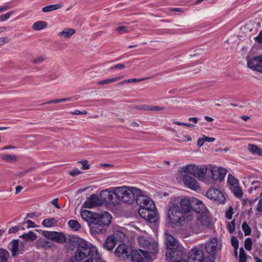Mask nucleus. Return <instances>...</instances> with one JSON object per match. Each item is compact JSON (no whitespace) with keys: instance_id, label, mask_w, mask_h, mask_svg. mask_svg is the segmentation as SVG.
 <instances>
[{"instance_id":"obj_13","label":"nucleus","mask_w":262,"mask_h":262,"mask_svg":"<svg viewBox=\"0 0 262 262\" xmlns=\"http://www.w3.org/2000/svg\"><path fill=\"white\" fill-rule=\"evenodd\" d=\"M155 208H140L138 212L140 215L145 220L155 223L157 220V215L154 211Z\"/></svg>"},{"instance_id":"obj_54","label":"nucleus","mask_w":262,"mask_h":262,"mask_svg":"<svg viewBox=\"0 0 262 262\" xmlns=\"http://www.w3.org/2000/svg\"><path fill=\"white\" fill-rule=\"evenodd\" d=\"M45 59V57L43 56H38L33 59L34 63L39 64L41 63Z\"/></svg>"},{"instance_id":"obj_50","label":"nucleus","mask_w":262,"mask_h":262,"mask_svg":"<svg viewBox=\"0 0 262 262\" xmlns=\"http://www.w3.org/2000/svg\"><path fill=\"white\" fill-rule=\"evenodd\" d=\"M232 246L235 248V251L236 252V250L238 247V241L235 237H232L231 239Z\"/></svg>"},{"instance_id":"obj_11","label":"nucleus","mask_w":262,"mask_h":262,"mask_svg":"<svg viewBox=\"0 0 262 262\" xmlns=\"http://www.w3.org/2000/svg\"><path fill=\"white\" fill-rule=\"evenodd\" d=\"M131 252L132 250L130 247L127 245L125 244H119L115 250L114 254L116 256L124 260L130 257Z\"/></svg>"},{"instance_id":"obj_33","label":"nucleus","mask_w":262,"mask_h":262,"mask_svg":"<svg viewBox=\"0 0 262 262\" xmlns=\"http://www.w3.org/2000/svg\"><path fill=\"white\" fill-rule=\"evenodd\" d=\"M10 258L9 252L3 248H0V262H7Z\"/></svg>"},{"instance_id":"obj_64","label":"nucleus","mask_w":262,"mask_h":262,"mask_svg":"<svg viewBox=\"0 0 262 262\" xmlns=\"http://www.w3.org/2000/svg\"><path fill=\"white\" fill-rule=\"evenodd\" d=\"M257 210L262 212V199H260L257 206Z\"/></svg>"},{"instance_id":"obj_20","label":"nucleus","mask_w":262,"mask_h":262,"mask_svg":"<svg viewBox=\"0 0 262 262\" xmlns=\"http://www.w3.org/2000/svg\"><path fill=\"white\" fill-rule=\"evenodd\" d=\"M101 205H102V202L100 201V196H98L94 194H92L83 203V206L88 208H92Z\"/></svg>"},{"instance_id":"obj_62","label":"nucleus","mask_w":262,"mask_h":262,"mask_svg":"<svg viewBox=\"0 0 262 262\" xmlns=\"http://www.w3.org/2000/svg\"><path fill=\"white\" fill-rule=\"evenodd\" d=\"M204 139H205V142H213L215 140V139L213 137H208L205 135H204Z\"/></svg>"},{"instance_id":"obj_2","label":"nucleus","mask_w":262,"mask_h":262,"mask_svg":"<svg viewBox=\"0 0 262 262\" xmlns=\"http://www.w3.org/2000/svg\"><path fill=\"white\" fill-rule=\"evenodd\" d=\"M167 216L171 227L185 225L186 228L190 231L192 221H186L185 215L184 212H182L178 204L171 205L168 210Z\"/></svg>"},{"instance_id":"obj_49","label":"nucleus","mask_w":262,"mask_h":262,"mask_svg":"<svg viewBox=\"0 0 262 262\" xmlns=\"http://www.w3.org/2000/svg\"><path fill=\"white\" fill-rule=\"evenodd\" d=\"M24 230V228L22 227L21 225H18L17 226L13 227L9 229L8 232L9 233H16L19 230Z\"/></svg>"},{"instance_id":"obj_5","label":"nucleus","mask_w":262,"mask_h":262,"mask_svg":"<svg viewBox=\"0 0 262 262\" xmlns=\"http://www.w3.org/2000/svg\"><path fill=\"white\" fill-rule=\"evenodd\" d=\"M165 256L168 262H187V253L183 251L182 246L166 249Z\"/></svg>"},{"instance_id":"obj_37","label":"nucleus","mask_w":262,"mask_h":262,"mask_svg":"<svg viewBox=\"0 0 262 262\" xmlns=\"http://www.w3.org/2000/svg\"><path fill=\"white\" fill-rule=\"evenodd\" d=\"M230 189L236 197L238 198L242 197L243 191L242 188L240 187L237 185H235L232 187H230Z\"/></svg>"},{"instance_id":"obj_1","label":"nucleus","mask_w":262,"mask_h":262,"mask_svg":"<svg viewBox=\"0 0 262 262\" xmlns=\"http://www.w3.org/2000/svg\"><path fill=\"white\" fill-rule=\"evenodd\" d=\"M191 210L199 215L195 220H193L190 226V231L194 233L202 232L210 224V218L207 212V208L202 201L196 198L191 199Z\"/></svg>"},{"instance_id":"obj_12","label":"nucleus","mask_w":262,"mask_h":262,"mask_svg":"<svg viewBox=\"0 0 262 262\" xmlns=\"http://www.w3.org/2000/svg\"><path fill=\"white\" fill-rule=\"evenodd\" d=\"M24 248L25 243L19 239L13 240L8 246V249L11 251L13 257L23 254Z\"/></svg>"},{"instance_id":"obj_27","label":"nucleus","mask_w":262,"mask_h":262,"mask_svg":"<svg viewBox=\"0 0 262 262\" xmlns=\"http://www.w3.org/2000/svg\"><path fill=\"white\" fill-rule=\"evenodd\" d=\"M198 166L195 164H189L181 167V172L189 173L194 177L196 170H198Z\"/></svg>"},{"instance_id":"obj_46","label":"nucleus","mask_w":262,"mask_h":262,"mask_svg":"<svg viewBox=\"0 0 262 262\" xmlns=\"http://www.w3.org/2000/svg\"><path fill=\"white\" fill-rule=\"evenodd\" d=\"M227 227L229 233H233L235 230V225L234 220H233L231 222L229 223L227 225Z\"/></svg>"},{"instance_id":"obj_24","label":"nucleus","mask_w":262,"mask_h":262,"mask_svg":"<svg viewBox=\"0 0 262 262\" xmlns=\"http://www.w3.org/2000/svg\"><path fill=\"white\" fill-rule=\"evenodd\" d=\"M91 232L93 234L103 233L106 231V227L95 221L90 225Z\"/></svg>"},{"instance_id":"obj_9","label":"nucleus","mask_w":262,"mask_h":262,"mask_svg":"<svg viewBox=\"0 0 262 262\" xmlns=\"http://www.w3.org/2000/svg\"><path fill=\"white\" fill-rule=\"evenodd\" d=\"M206 196L218 204H224L226 202L224 195L221 191L216 188L209 189L207 191Z\"/></svg>"},{"instance_id":"obj_40","label":"nucleus","mask_w":262,"mask_h":262,"mask_svg":"<svg viewBox=\"0 0 262 262\" xmlns=\"http://www.w3.org/2000/svg\"><path fill=\"white\" fill-rule=\"evenodd\" d=\"M2 159L8 162H10V163L14 162L18 160L17 157L13 156V155H8V154L3 155L2 156Z\"/></svg>"},{"instance_id":"obj_57","label":"nucleus","mask_w":262,"mask_h":262,"mask_svg":"<svg viewBox=\"0 0 262 262\" xmlns=\"http://www.w3.org/2000/svg\"><path fill=\"white\" fill-rule=\"evenodd\" d=\"M215 261V257L213 256V254H210L208 257H204V260L203 262H214Z\"/></svg>"},{"instance_id":"obj_23","label":"nucleus","mask_w":262,"mask_h":262,"mask_svg":"<svg viewBox=\"0 0 262 262\" xmlns=\"http://www.w3.org/2000/svg\"><path fill=\"white\" fill-rule=\"evenodd\" d=\"M97 215V213L88 210H84L81 212V217L88 223L89 226L96 221L95 218Z\"/></svg>"},{"instance_id":"obj_22","label":"nucleus","mask_w":262,"mask_h":262,"mask_svg":"<svg viewBox=\"0 0 262 262\" xmlns=\"http://www.w3.org/2000/svg\"><path fill=\"white\" fill-rule=\"evenodd\" d=\"M95 219L97 223L106 227L111 223L112 215L107 212H104L102 213H97Z\"/></svg>"},{"instance_id":"obj_61","label":"nucleus","mask_w":262,"mask_h":262,"mask_svg":"<svg viewBox=\"0 0 262 262\" xmlns=\"http://www.w3.org/2000/svg\"><path fill=\"white\" fill-rule=\"evenodd\" d=\"M9 41L10 39L8 37H0V45L8 42Z\"/></svg>"},{"instance_id":"obj_14","label":"nucleus","mask_w":262,"mask_h":262,"mask_svg":"<svg viewBox=\"0 0 262 262\" xmlns=\"http://www.w3.org/2000/svg\"><path fill=\"white\" fill-rule=\"evenodd\" d=\"M204 260V255L203 251L194 247L189 252L187 262H203Z\"/></svg>"},{"instance_id":"obj_47","label":"nucleus","mask_w":262,"mask_h":262,"mask_svg":"<svg viewBox=\"0 0 262 262\" xmlns=\"http://www.w3.org/2000/svg\"><path fill=\"white\" fill-rule=\"evenodd\" d=\"M245 248L246 250L250 251L252 249V242L250 238H247L245 241Z\"/></svg>"},{"instance_id":"obj_26","label":"nucleus","mask_w":262,"mask_h":262,"mask_svg":"<svg viewBox=\"0 0 262 262\" xmlns=\"http://www.w3.org/2000/svg\"><path fill=\"white\" fill-rule=\"evenodd\" d=\"M198 170H196L194 173V177L199 179H203L207 171V168L205 165H198Z\"/></svg>"},{"instance_id":"obj_17","label":"nucleus","mask_w":262,"mask_h":262,"mask_svg":"<svg viewBox=\"0 0 262 262\" xmlns=\"http://www.w3.org/2000/svg\"><path fill=\"white\" fill-rule=\"evenodd\" d=\"M221 245L218 243L217 238H210V241L205 244V249L210 254H215L221 250Z\"/></svg>"},{"instance_id":"obj_44","label":"nucleus","mask_w":262,"mask_h":262,"mask_svg":"<svg viewBox=\"0 0 262 262\" xmlns=\"http://www.w3.org/2000/svg\"><path fill=\"white\" fill-rule=\"evenodd\" d=\"M242 228L243 230L245 233V235L247 236L251 234V230L248 225L247 224L246 222H244L242 225Z\"/></svg>"},{"instance_id":"obj_8","label":"nucleus","mask_w":262,"mask_h":262,"mask_svg":"<svg viewBox=\"0 0 262 262\" xmlns=\"http://www.w3.org/2000/svg\"><path fill=\"white\" fill-rule=\"evenodd\" d=\"M180 208L184 212L187 221H192L193 211L191 210V199H182L179 203Z\"/></svg>"},{"instance_id":"obj_42","label":"nucleus","mask_w":262,"mask_h":262,"mask_svg":"<svg viewBox=\"0 0 262 262\" xmlns=\"http://www.w3.org/2000/svg\"><path fill=\"white\" fill-rule=\"evenodd\" d=\"M260 182L259 181H253L251 183V187L249 189V192L251 193L254 190L260 188Z\"/></svg>"},{"instance_id":"obj_25","label":"nucleus","mask_w":262,"mask_h":262,"mask_svg":"<svg viewBox=\"0 0 262 262\" xmlns=\"http://www.w3.org/2000/svg\"><path fill=\"white\" fill-rule=\"evenodd\" d=\"M112 191L108 190H102L100 194V201L102 202V205L105 204V205H108L110 199L112 197Z\"/></svg>"},{"instance_id":"obj_34","label":"nucleus","mask_w":262,"mask_h":262,"mask_svg":"<svg viewBox=\"0 0 262 262\" xmlns=\"http://www.w3.org/2000/svg\"><path fill=\"white\" fill-rule=\"evenodd\" d=\"M68 225L71 229L74 231H78L80 230L81 226L77 220H70L68 221Z\"/></svg>"},{"instance_id":"obj_60","label":"nucleus","mask_w":262,"mask_h":262,"mask_svg":"<svg viewBox=\"0 0 262 262\" xmlns=\"http://www.w3.org/2000/svg\"><path fill=\"white\" fill-rule=\"evenodd\" d=\"M205 142V139H204V135L202 138H199L198 141V146L199 147H201L204 145V143Z\"/></svg>"},{"instance_id":"obj_63","label":"nucleus","mask_w":262,"mask_h":262,"mask_svg":"<svg viewBox=\"0 0 262 262\" xmlns=\"http://www.w3.org/2000/svg\"><path fill=\"white\" fill-rule=\"evenodd\" d=\"M254 58L256 60V61L257 62L259 66H261V65L262 64V55L255 57H254Z\"/></svg>"},{"instance_id":"obj_30","label":"nucleus","mask_w":262,"mask_h":262,"mask_svg":"<svg viewBox=\"0 0 262 262\" xmlns=\"http://www.w3.org/2000/svg\"><path fill=\"white\" fill-rule=\"evenodd\" d=\"M247 66L249 68L253 69V70L259 72L262 71V67L259 66L254 58L251 60L248 61Z\"/></svg>"},{"instance_id":"obj_21","label":"nucleus","mask_w":262,"mask_h":262,"mask_svg":"<svg viewBox=\"0 0 262 262\" xmlns=\"http://www.w3.org/2000/svg\"><path fill=\"white\" fill-rule=\"evenodd\" d=\"M165 243L167 249L177 248L182 246L179 241L167 232L165 233Z\"/></svg>"},{"instance_id":"obj_55","label":"nucleus","mask_w":262,"mask_h":262,"mask_svg":"<svg viewBox=\"0 0 262 262\" xmlns=\"http://www.w3.org/2000/svg\"><path fill=\"white\" fill-rule=\"evenodd\" d=\"M257 147L258 146L255 145L249 144L248 145V149L251 153L253 154H255L256 150L257 149Z\"/></svg>"},{"instance_id":"obj_4","label":"nucleus","mask_w":262,"mask_h":262,"mask_svg":"<svg viewBox=\"0 0 262 262\" xmlns=\"http://www.w3.org/2000/svg\"><path fill=\"white\" fill-rule=\"evenodd\" d=\"M117 194L121 202L128 204H132L137 195L141 193V190L134 187H116Z\"/></svg>"},{"instance_id":"obj_19","label":"nucleus","mask_w":262,"mask_h":262,"mask_svg":"<svg viewBox=\"0 0 262 262\" xmlns=\"http://www.w3.org/2000/svg\"><path fill=\"white\" fill-rule=\"evenodd\" d=\"M183 180L184 184L188 188L195 191L200 190V187L199 183L193 177L188 174H185L183 176Z\"/></svg>"},{"instance_id":"obj_52","label":"nucleus","mask_w":262,"mask_h":262,"mask_svg":"<svg viewBox=\"0 0 262 262\" xmlns=\"http://www.w3.org/2000/svg\"><path fill=\"white\" fill-rule=\"evenodd\" d=\"M148 105H136L135 108L136 109L144 110V111H149L150 108Z\"/></svg>"},{"instance_id":"obj_15","label":"nucleus","mask_w":262,"mask_h":262,"mask_svg":"<svg viewBox=\"0 0 262 262\" xmlns=\"http://www.w3.org/2000/svg\"><path fill=\"white\" fill-rule=\"evenodd\" d=\"M42 234L46 238L60 244L66 242L67 239L66 235L61 232L45 231Z\"/></svg>"},{"instance_id":"obj_28","label":"nucleus","mask_w":262,"mask_h":262,"mask_svg":"<svg viewBox=\"0 0 262 262\" xmlns=\"http://www.w3.org/2000/svg\"><path fill=\"white\" fill-rule=\"evenodd\" d=\"M117 190L116 187H115L112 191V197L110 199V201L109 202V205L116 206L118 205L121 202L120 199L118 198L117 194Z\"/></svg>"},{"instance_id":"obj_29","label":"nucleus","mask_w":262,"mask_h":262,"mask_svg":"<svg viewBox=\"0 0 262 262\" xmlns=\"http://www.w3.org/2000/svg\"><path fill=\"white\" fill-rule=\"evenodd\" d=\"M58 222V220L54 218H48L44 219L42 222V225L45 227H51L55 226Z\"/></svg>"},{"instance_id":"obj_48","label":"nucleus","mask_w":262,"mask_h":262,"mask_svg":"<svg viewBox=\"0 0 262 262\" xmlns=\"http://www.w3.org/2000/svg\"><path fill=\"white\" fill-rule=\"evenodd\" d=\"M12 13L13 12L12 11H10L6 14L0 15V21H4L7 20L9 18Z\"/></svg>"},{"instance_id":"obj_51","label":"nucleus","mask_w":262,"mask_h":262,"mask_svg":"<svg viewBox=\"0 0 262 262\" xmlns=\"http://www.w3.org/2000/svg\"><path fill=\"white\" fill-rule=\"evenodd\" d=\"M81 173V171H80L78 168H73L71 171L69 172V174L72 176H76Z\"/></svg>"},{"instance_id":"obj_41","label":"nucleus","mask_w":262,"mask_h":262,"mask_svg":"<svg viewBox=\"0 0 262 262\" xmlns=\"http://www.w3.org/2000/svg\"><path fill=\"white\" fill-rule=\"evenodd\" d=\"M72 100H73V97H70V98H61V99H55V100L49 101L48 102L43 103V104L57 103H60V102H66V101H72Z\"/></svg>"},{"instance_id":"obj_53","label":"nucleus","mask_w":262,"mask_h":262,"mask_svg":"<svg viewBox=\"0 0 262 262\" xmlns=\"http://www.w3.org/2000/svg\"><path fill=\"white\" fill-rule=\"evenodd\" d=\"M233 214V209L232 207L230 206L228 210L226 212V217L228 220H231L232 219Z\"/></svg>"},{"instance_id":"obj_38","label":"nucleus","mask_w":262,"mask_h":262,"mask_svg":"<svg viewBox=\"0 0 262 262\" xmlns=\"http://www.w3.org/2000/svg\"><path fill=\"white\" fill-rule=\"evenodd\" d=\"M47 24L46 21H37L33 24L32 26V28L34 30L38 31L42 30L43 28H44L46 26Z\"/></svg>"},{"instance_id":"obj_35","label":"nucleus","mask_w":262,"mask_h":262,"mask_svg":"<svg viewBox=\"0 0 262 262\" xmlns=\"http://www.w3.org/2000/svg\"><path fill=\"white\" fill-rule=\"evenodd\" d=\"M123 78V76H118L112 78L107 79L105 80H102L99 81L97 82L98 85H104V84H108L114 82L118 80L121 79Z\"/></svg>"},{"instance_id":"obj_39","label":"nucleus","mask_w":262,"mask_h":262,"mask_svg":"<svg viewBox=\"0 0 262 262\" xmlns=\"http://www.w3.org/2000/svg\"><path fill=\"white\" fill-rule=\"evenodd\" d=\"M238 180L235 179L231 174H229L227 179V183L229 187H232L237 184Z\"/></svg>"},{"instance_id":"obj_56","label":"nucleus","mask_w":262,"mask_h":262,"mask_svg":"<svg viewBox=\"0 0 262 262\" xmlns=\"http://www.w3.org/2000/svg\"><path fill=\"white\" fill-rule=\"evenodd\" d=\"M27 224V228H34L36 226L34 222H33L32 221H31L29 220L25 221L24 224Z\"/></svg>"},{"instance_id":"obj_59","label":"nucleus","mask_w":262,"mask_h":262,"mask_svg":"<svg viewBox=\"0 0 262 262\" xmlns=\"http://www.w3.org/2000/svg\"><path fill=\"white\" fill-rule=\"evenodd\" d=\"M254 39L257 42L262 43V30L260 31L258 35L256 36Z\"/></svg>"},{"instance_id":"obj_32","label":"nucleus","mask_w":262,"mask_h":262,"mask_svg":"<svg viewBox=\"0 0 262 262\" xmlns=\"http://www.w3.org/2000/svg\"><path fill=\"white\" fill-rule=\"evenodd\" d=\"M19 237L23 238L27 241H33L36 239L37 238V235L33 231H30L28 233L23 234V235L19 236Z\"/></svg>"},{"instance_id":"obj_3","label":"nucleus","mask_w":262,"mask_h":262,"mask_svg":"<svg viewBox=\"0 0 262 262\" xmlns=\"http://www.w3.org/2000/svg\"><path fill=\"white\" fill-rule=\"evenodd\" d=\"M89 255L94 258L96 262L101 259V255L95 246H90L86 241L81 240L78 244L75 253V259L77 261H81Z\"/></svg>"},{"instance_id":"obj_7","label":"nucleus","mask_w":262,"mask_h":262,"mask_svg":"<svg viewBox=\"0 0 262 262\" xmlns=\"http://www.w3.org/2000/svg\"><path fill=\"white\" fill-rule=\"evenodd\" d=\"M131 260L133 262H152V258L146 251L133 250L131 252Z\"/></svg>"},{"instance_id":"obj_58","label":"nucleus","mask_w":262,"mask_h":262,"mask_svg":"<svg viewBox=\"0 0 262 262\" xmlns=\"http://www.w3.org/2000/svg\"><path fill=\"white\" fill-rule=\"evenodd\" d=\"M149 108H150L149 111H162L164 110V107H163L152 106V105H150Z\"/></svg>"},{"instance_id":"obj_36","label":"nucleus","mask_w":262,"mask_h":262,"mask_svg":"<svg viewBox=\"0 0 262 262\" xmlns=\"http://www.w3.org/2000/svg\"><path fill=\"white\" fill-rule=\"evenodd\" d=\"M62 7L60 4H54L47 6L42 8V11L43 12H48L54 10H56Z\"/></svg>"},{"instance_id":"obj_10","label":"nucleus","mask_w":262,"mask_h":262,"mask_svg":"<svg viewBox=\"0 0 262 262\" xmlns=\"http://www.w3.org/2000/svg\"><path fill=\"white\" fill-rule=\"evenodd\" d=\"M136 201L137 204L141 207L140 208H155V205L154 202L147 196L143 194L141 190V193L137 194Z\"/></svg>"},{"instance_id":"obj_6","label":"nucleus","mask_w":262,"mask_h":262,"mask_svg":"<svg viewBox=\"0 0 262 262\" xmlns=\"http://www.w3.org/2000/svg\"><path fill=\"white\" fill-rule=\"evenodd\" d=\"M126 236L121 231H116L113 234L108 236L103 244V248L107 250L111 251L115 247L118 242L125 241Z\"/></svg>"},{"instance_id":"obj_43","label":"nucleus","mask_w":262,"mask_h":262,"mask_svg":"<svg viewBox=\"0 0 262 262\" xmlns=\"http://www.w3.org/2000/svg\"><path fill=\"white\" fill-rule=\"evenodd\" d=\"M247 261V254L243 248L239 249V261L238 262H246Z\"/></svg>"},{"instance_id":"obj_16","label":"nucleus","mask_w":262,"mask_h":262,"mask_svg":"<svg viewBox=\"0 0 262 262\" xmlns=\"http://www.w3.org/2000/svg\"><path fill=\"white\" fill-rule=\"evenodd\" d=\"M210 172L211 178L214 181L221 182L224 179L227 170L224 168L212 166L210 168Z\"/></svg>"},{"instance_id":"obj_45","label":"nucleus","mask_w":262,"mask_h":262,"mask_svg":"<svg viewBox=\"0 0 262 262\" xmlns=\"http://www.w3.org/2000/svg\"><path fill=\"white\" fill-rule=\"evenodd\" d=\"M116 31L120 34L128 32L129 31L127 26H121L116 28Z\"/></svg>"},{"instance_id":"obj_31","label":"nucleus","mask_w":262,"mask_h":262,"mask_svg":"<svg viewBox=\"0 0 262 262\" xmlns=\"http://www.w3.org/2000/svg\"><path fill=\"white\" fill-rule=\"evenodd\" d=\"M75 33V31L74 29L67 28L59 32L58 35L63 36L65 38H68L72 36Z\"/></svg>"},{"instance_id":"obj_18","label":"nucleus","mask_w":262,"mask_h":262,"mask_svg":"<svg viewBox=\"0 0 262 262\" xmlns=\"http://www.w3.org/2000/svg\"><path fill=\"white\" fill-rule=\"evenodd\" d=\"M138 242L140 247L148 250H156L158 247V243L154 239H149L144 236H140Z\"/></svg>"}]
</instances>
